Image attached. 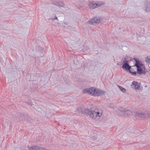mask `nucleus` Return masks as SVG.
I'll return each mask as SVG.
<instances>
[{
	"mask_svg": "<svg viewBox=\"0 0 150 150\" xmlns=\"http://www.w3.org/2000/svg\"><path fill=\"white\" fill-rule=\"evenodd\" d=\"M82 93L88 94L93 96H99L104 94L105 92L102 90L91 87L86 88L82 90Z\"/></svg>",
	"mask_w": 150,
	"mask_h": 150,
	"instance_id": "nucleus-1",
	"label": "nucleus"
},
{
	"mask_svg": "<svg viewBox=\"0 0 150 150\" xmlns=\"http://www.w3.org/2000/svg\"><path fill=\"white\" fill-rule=\"evenodd\" d=\"M86 115H89V117L93 120H98L101 117L102 112L101 110L95 109L94 110H88Z\"/></svg>",
	"mask_w": 150,
	"mask_h": 150,
	"instance_id": "nucleus-2",
	"label": "nucleus"
},
{
	"mask_svg": "<svg viewBox=\"0 0 150 150\" xmlns=\"http://www.w3.org/2000/svg\"><path fill=\"white\" fill-rule=\"evenodd\" d=\"M133 62L137 69V73L139 74H145V68L141 61L137 59H134Z\"/></svg>",
	"mask_w": 150,
	"mask_h": 150,
	"instance_id": "nucleus-3",
	"label": "nucleus"
},
{
	"mask_svg": "<svg viewBox=\"0 0 150 150\" xmlns=\"http://www.w3.org/2000/svg\"><path fill=\"white\" fill-rule=\"evenodd\" d=\"M120 114L126 117H130L131 111L130 109L127 108H122L119 110Z\"/></svg>",
	"mask_w": 150,
	"mask_h": 150,
	"instance_id": "nucleus-4",
	"label": "nucleus"
},
{
	"mask_svg": "<svg viewBox=\"0 0 150 150\" xmlns=\"http://www.w3.org/2000/svg\"><path fill=\"white\" fill-rule=\"evenodd\" d=\"M88 110L87 108L82 107L79 106L78 107L75 111V112L77 113L83 114L84 115H86Z\"/></svg>",
	"mask_w": 150,
	"mask_h": 150,
	"instance_id": "nucleus-5",
	"label": "nucleus"
},
{
	"mask_svg": "<svg viewBox=\"0 0 150 150\" xmlns=\"http://www.w3.org/2000/svg\"><path fill=\"white\" fill-rule=\"evenodd\" d=\"M131 67L127 63L124 64L122 66V68L124 70L128 72L131 73L130 69Z\"/></svg>",
	"mask_w": 150,
	"mask_h": 150,
	"instance_id": "nucleus-6",
	"label": "nucleus"
},
{
	"mask_svg": "<svg viewBox=\"0 0 150 150\" xmlns=\"http://www.w3.org/2000/svg\"><path fill=\"white\" fill-rule=\"evenodd\" d=\"M88 6L89 8L93 9L97 8L96 1H93L89 2Z\"/></svg>",
	"mask_w": 150,
	"mask_h": 150,
	"instance_id": "nucleus-7",
	"label": "nucleus"
},
{
	"mask_svg": "<svg viewBox=\"0 0 150 150\" xmlns=\"http://www.w3.org/2000/svg\"><path fill=\"white\" fill-rule=\"evenodd\" d=\"M100 21L99 17H95L92 19H91L90 21V22H91L92 23L98 24L99 23Z\"/></svg>",
	"mask_w": 150,
	"mask_h": 150,
	"instance_id": "nucleus-8",
	"label": "nucleus"
},
{
	"mask_svg": "<svg viewBox=\"0 0 150 150\" xmlns=\"http://www.w3.org/2000/svg\"><path fill=\"white\" fill-rule=\"evenodd\" d=\"M54 2L55 4L58 5L59 6L63 7L64 5V3L60 0H55Z\"/></svg>",
	"mask_w": 150,
	"mask_h": 150,
	"instance_id": "nucleus-9",
	"label": "nucleus"
},
{
	"mask_svg": "<svg viewBox=\"0 0 150 150\" xmlns=\"http://www.w3.org/2000/svg\"><path fill=\"white\" fill-rule=\"evenodd\" d=\"M132 86H133V87L136 89H138L139 88L140 86V83H138L137 82L133 81L132 83Z\"/></svg>",
	"mask_w": 150,
	"mask_h": 150,
	"instance_id": "nucleus-10",
	"label": "nucleus"
},
{
	"mask_svg": "<svg viewBox=\"0 0 150 150\" xmlns=\"http://www.w3.org/2000/svg\"><path fill=\"white\" fill-rule=\"evenodd\" d=\"M96 4L97 8L102 6L105 4V2H104L102 1H96Z\"/></svg>",
	"mask_w": 150,
	"mask_h": 150,
	"instance_id": "nucleus-11",
	"label": "nucleus"
},
{
	"mask_svg": "<svg viewBox=\"0 0 150 150\" xmlns=\"http://www.w3.org/2000/svg\"><path fill=\"white\" fill-rule=\"evenodd\" d=\"M60 8H57V7H53L52 8V10L55 12L57 14L60 11Z\"/></svg>",
	"mask_w": 150,
	"mask_h": 150,
	"instance_id": "nucleus-12",
	"label": "nucleus"
},
{
	"mask_svg": "<svg viewBox=\"0 0 150 150\" xmlns=\"http://www.w3.org/2000/svg\"><path fill=\"white\" fill-rule=\"evenodd\" d=\"M117 86L119 87V88L120 89V90L122 91V92L123 93H125L126 90L125 88L118 85Z\"/></svg>",
	"mask_w": 150,
	"mask_h": 150,
	"instance_id": "nucleus-13",
	"label": "nucleus"
},
{
	"mask_svg": "<svg viewBox=\"0 0 150 150\" xmlns=\"http://www.w3.org/2000/svg\"><path fill=\"white\" fill-rule=\"evenodd\" d=\"M28 147L29 149V150H35V146L32 145L31 146H28Z\"/></svg>",
	"mask_w": 150,
	"mask_h": 150,
	"instance_id": "nucleus-14",
	"label": "nucleus"
},
{
	"mask_svg": "<svg viewBox=\"0 0 150 150\" xmlns=\"http://www.w3.org/2000/svg\"><path fill=\"white\" fill-rule=\"evenodd\" d=\"M146 61L148 63L150 62V56H148L146 58Z\"/></svg>",
	"mask_w": 150,
	"mask_h": 150,
	"instance_id": "nucleus-15",
	"label": "nucleus"
},
{
	"mask_svg": "<svg viewBox=\"0 0 150 150\" xmlns=\"http://www.w3.org/2000/svg\"><path fill=\"white\" fill-rule=\"evenodd\" d=\"M35 150H42V148L38 146H35Z\"/></svg>",
	"mask_w": 150,
	"mask_h": 150,
	"instance_id": "nucleus-16",
	"label": "nucleus"
},
{
	"mask_svg": "<svg viewBox=\"0 0 150 150\" xmlns=\"http://www.w3.org/2000/svg\"><path fill=\"white\" fill-rule=\"evenodd\" d=\"M39 49H37V50L39 52H41L43 50V49L41 47H39Z\"/></svg>",
	"mask_w": 150,
	"mask_h": 150,
	"instance_id": "nucleus-17",
	"label": "nucleus"
},
{
	"mask_svg": "<svg viewBox=\"0 0 150 150\" xmlns=\"http://www.w3.org/2000/svg\"><path fill=\"white\" fill-rule=\"evenodd\" d=\"M136 72H132V74L134 75H136Z\"/></svg>",
	"mask_w": 150,
	"mask_h": 150,
	"instance_id": "nucleus-18",
	"label": "nucleus"
},
{
	"mask_svg": "<svg viewBox=\"0 0 150 150\" xmlns=\"http://www.w3.org/2000/svg\"><path fill=\"white\" fill-rule=\"evenodd\" d=\"M42 150H48L46 149L45 148H44L42 147Z\"/></svg>",
	"mask_w": 150,
	"mask_h": 150,
	"instance_id": "nucleus-19",
	"label": "nucleus"
},
{
	"mask_svg": "<svg viewBox=\"0 0 150 150\" xmlns=\"http://www.w3.org/2000/svg\"><path fill=\"white\" fill-rule=\"evenodd\" d=\"M141 115V114H139V113H137L136 115L138 116H139Z\"/></svg>",
	"mask_w": 150,
	"mask_h": 150,
	"instance_id": "nucleus-20",
	"label": "nucleus"
},
{
	"mask_svg": "<svg viewBox=\"0 0 150 150\" xmlns=\"http://www.w3.org/2000/svg\"><path fill=\"white\" fill-rule=\"evenodd\" d=\"M54 19H57V17L56 16H55Z\"/></svg>",
	"mask_w": 150,
	"mask_h": 150,
	"instance_id": "nucleus-21",
	"label": "nucleus"
},
{
	"mask_svg": "<svg viewBox=\"0 0 150 150\" xmlns=\"http://www.w3.org/2000/svg\"><path fill=\"white\" fill-rule=\"evenodd\" d=\"M86 50V49H85V48L84 47V48H83V50Z\"/></svg>",
	"mask_w": 150,
	"mask_h": 150,
	"instance_id": "nucleus-22",
	"label": "nucleus"
}]
</instances>
